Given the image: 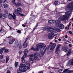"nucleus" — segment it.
<instances>
[{
  "mask_svg": "<svg viewBox=\"0 0 73 73\" xmlns=\"http://www.w3.org/2000/svg\"><path fill=\"white\" fill-rule=\"evenodd\" d=\"M31 49L35 51H38L40 49V54H39V56L40 57H42L45 54V51L46 50L47 47L45 46V44L44 43H40L36 45V48L32 47Z\"/></svg>",
  "mask_w": 73,
  "mask_h": 73,
  "instance_id": "obj_1",
  "label": "nucleus"
},
{
  "mask_svg": "<svg viewBox=\"0 0 73 73\" xmlns=\"http://www.w3.org/2000/svg\"><path fill=\"white\" fill-rule=\"evenodd\" d=\"M67 8H68V10L70 11L66 12L65 13L66 15H63L62 18H59V20H60L61 21H63V20L68 19V17H69L70 16V14L72 12V10L73 9V2L69 3L67 6Z\"/></svg>",
  "mask_w": 73,
  "mask_h": 73,
  "instance_id": "obj_2",
  "label": "nucleus"
},
{
  "mask_svg": "<svg viewBox=\"0 0 73 73\" xmlns=\"http://www.w3.org/2000/svg\"><path fill=\"white\" fill-rule=\"evenodd\" d=\"M56 46V44L55 43H53V42H51L50 43V45L48 47V49L47 51L48 52H51L53 51V50L54 49Z\"/></svg>",
  "mask_w": 73,
  "mask_h": 73,
  "instance_id": "obj_3",
  "label": "nucleus"
},
{
  "mask_svg": "<svg viewBox=\"0 0 73 73\" xmlns=\"http://www.w3.org/2000/svg\"><path fill=\"white\" fill-rule=\"evenodd\" d=\"M52 29L54 30V29L50 27H43V30L44 31H48L49 32H51V33H51L52 35L53 36H54L55 33H56V32L54 30L53 31L52 30Z\"/></svg>",
  "mask_w": 73,
  "mask_h": 73,
  "instance_id": "obj_4",
  "label": "nucleus"
},
{
  "mask_svg": "<svg viewBox=\"0 0 73 73\" xmlns=\"http://www.w3.org/2000/svg\"><path fill=\"white\" fill-rule=\"evenodd\" d=\"M12 14H9V15L8 16V17L10 19H12V17L14 20H16V15L15 14V13H13V16L12 15Z\"/></svg>",
  "mask_w": 73,
  "mask_h": 73,
  "instance_id": "obj_5",
  "label": "nucleus"
},
{
  "mask_svg": "<svg viewBox=\"0 0 73 73\" xmlns=\"http://www.w3.org/2000/svg\"><path fill=\"white\" fill-rule=\"evenodd\" d=\"M68 46L65 45L63 46H62V50H63V51H64L65 52H67L68 51Z\"/></svg>",
  "mask_w": 73,
  "mask_h": 73,
  "instance_id": "obj_6",
  "label": "nucleus"
},
{
  "mask_svg": "<svg viewBox=\"0 0 73 73\" xmlns=\"http://www.w3.org/2000/svg\"><path fill=\"white\" fill-rule=\"evenodd\" d=\"M60 46L59 45H58L56 46V50H55V53L56 54H58L59 53V52H60Z\"/></svg>",
  "mask_w": 73,
  "mask_h": 73,
  "instance_id": "obj_7",
  "label": "nucleus"
},
{
  "mask_svg": "<svg viewBox=\"0 0 73 73\" xmlns=\"http://www.w3.org/2000/svg\"><path fill=\"white\" fill-rule=\"evenodd\" d=\"M7 15L6 14H2L0 16V18H2V19H5V18H7Z\"/></svg>",
  "mask_w": 73,
  "mask_h": 73,
  "instance_id": "obj_8",
  "label": "nucleus"
},
{
  "mask_svg": "<svg viewBox=\"0 0 73 73\" xmlns=\"http://www.w3.org/2000/svg\"><path fill=\"white\" fill-rule=\"evenodd\" d=\"M38 54H39V53L37 52L34 54V58L35 60H36L38 58Z\"/></svg>",
  "mask_w": 73,
  "mask_h": 73,
  "instance_id": "obj_9",
  "label": "nucleus"
},
{
  "mask_svg": "<svg viewBox=\"0 0 73 73\" xmlns=\"http://www.w3.org/2000/svg\"><path fill=\"white\" fill-rule=\"evenodd\" d=\"M14 13H15L16 14H17L18 15H20V16H24V14H21L19 13H18V11H15Z\"/></svg>",
  "mask_w": 73,
  "mask_h": 73,
  "instance_id": "obj_10",
  "label": "nucleus"
},
{
  "mask_svg": "<svg viewBox=\"0 0 73 73\" xmlns=\"http://www.w3.org/2000/svg\"><path fill=\"white\" fill-rule=\"evenodd\" d=\"M26 67V65L24 64H20L19 66V68L21 69H22L23 68H25Z\"/></svg>",
  "mask_w": 73,
  "mask_h": 73,
  "instance_id": "obj_11",
  "label": "nucleus"
},
{
  "mask_svg": "<svg viewBox=\"0 0 73 73\" xmlns=\"http://www.w3.org/2000/svg\"><path fill=\"white\" fill-rule=\"evenodd\" d=\"M15 41V39H12L10 40L9 42V44H12Z\"/></svg>",
  "mask_w": 73,
  "mask_h": 73,
  "instance_id": "obj_12",
  "label": "nucleus"
},
{
  "mask_svg": "<svg viewBox=\"0 0 73 73\" xmlns=\"http://www.w3.org/2000/svg\"><path fill=\"white\" fill-rule=\"evenodd\" d=\"M24 52L25 53L24 55V57H27V54H28V50H27V49H25Z\"/></svg>",
  "mask_w": 73,
  "mask_h": 73,
  "instance_id": "obj_13",
  "label": "nucleus"
},
{
  "mask_svg": "<svg viewBox=\"0 0 73 73\" xmlns=\"http://www.w3.org/2000/svg\"><path fill=\"white\" fill-rule=\"evenodd\" d=\"M30 58H29V60L30 61H33L34 59H33V55H30Z\"/></svg>",
  "mask_w": 73,
  "mask_h": 73,
  "instance_id": "obj_14",
  "label": "nucleus"
},
{
  "mask_svg": "<svg viewBox=\"0 0 73 73\" xmlns=\"http://www.w3.org/2000/svg\"><path fill=\"white\" fill-rule=\"evenodd\" d=\"M71 54H72V50H71V49H69L68 50V53L67 54V56H70Z\"/></svg>",
  "mask_w": 73,
  "mask_h": 73,
  "instance_id": "obj_15",
  "label": "nucleus"
},
{
  "mask_svg": "<svg viewBox=\"0 0 73 73\" xmlns=\"http://www.w3.org/2000/svg\"><path fill=\"white\" fill-rule=\"evenodd\" d=\"M59 27L60 29H64L65 28V26L63 25V24H60L59 25Z\"/></svg>",
  "mask_w": 73,
  "mask_h": 73,
  "instance_id": "obj_16",
  "label": "nucleus"
},
{
  "mask_svg": "<svg viewBox=\"0 0 73 73\" xmlns=\"http://www.w3.org/2000/svg\"><path fill=\"white\" fill-rule=\"evenodd\" d=\"M53 36L52 33H50L48 34V37L49 39H52L53 38Z\"/></svg>",
  "mask_w": 73,
  "mask_h": 73,
  "instance_id": "obj_17",
  "label": "nucleus"
},
{
  "mask_svg": "<svg viewBox=\"0 0 73 73\" xmlns=\"http://www.w3.org/2000/svg\"><path fill=\"white\" fill-rule=\"evenodd\" d=\"M68 64L73 66V59L69 60Z\"/></svg>",
  "mask_w": 73,
  "mask_h": 73,
  "instance_id": "obj_18",
  "label": "nucleus"
},
{
  "mask_svg": "<svg viewBox=\"0 0 73 73\" xmlns=\"http://www.w3.org/2000/svg\"><path fill=\"white\" fill-rule=\"evenodd\" d=\"M27 57L24 56L22 57L21 59L22 62H23V63H24V62H25V60H24V58H26V57Z\"/></svg>",
  "mask_w": 73,
  "mask_h": 73,
  "instance_id": "obj_19",
  "label": "nucleus"
},
{
  "mask_svg": "<svg viewBox=\"0 0 73 73\" xmlns=\"http://www.w3.org/2000/svg\"><path fill=\"white\" fill-rule=\"evenodd\" d=\"M17 73H21L22 72L21 71V69L20 68L19 69H18L17 70Z\"/></svg>",
  "mask_w": 73,
  "mask_h": 73,
  "instance_id": "obj_20",
  "label": "nucleus"
},
{
  "mask_svg": "<svg viewBox=\"0 0 73 73\" xmlns=\"http://www.w3.org/2000/svg\"><path fill=\"white\" fill-rule=\"evenodd\" d=\"M28 45V43H26L25 42H24V44H23V46H24V48H27V46Z\"/></svg>",
  "mask_w": 73,
  "mask_h": 73,
  "instance_id": "obj_21",
  "label": "nucleus"
},
{
  "mask_svg": "<svg viewBox=\"0 0 73 73\" xmlns=\"http://www.w3.org/2000/svg\"><path fill=\"white\" fill-rule=\"evenodd\" d=\"M5 47H4L3 48L1 49L0 50V54H1L3 53V50L5 49Z\"/></svg>",
  "mask_w": 73,
  "mask_h": 73,
  "instance_id": "obj_22",
  "label": "nucleus"
},
{
  "mask_svg": "<svg viewBox=\"0 0 73 73\" xmlns=\"http://www.w3.org/2000/svg\"><path fill=\"white\" fill-rule=\"evenodd\" d=\"M21 5V3H16L15 5H16V7H20Z\"/></svg>",
  "mask_w": 73,
  "mask_h": 73,
  "instance_id": "obj_23",
  "label": "nucleus"
},
{
  "mask_svg": "<svg viewBox=\"0 0 73 73\" xmlns=\"http://www.w3.org/2000/svg\"><path fill=\"white\" fill-rule=\"evenodd\" d=\"M6 63H7L8 61H9V56H6Z\"/></svg>",
  "mask_w": 73,
  "mask_h": 73,
  "instance_id": "obj_24",
  "label": "nucleus"
},
{
  "mask_svg": "<svg viewBox=\"0 0 73 73\" xmlns=\"http://www.w3.org/2000/svg\"><path fill=\"white\" fill-rule=\"evenodd\" d=\"M21 70L22 72H26V71H27V69L25 68H24L22 69Z\"/></svg>",
  "mask_w": 73,
  "mask_h": 73,
  "instance_id": "obj_25",
  "label": "nucleus"
},
{
  "mask_svg": "<svg viewBox=\"0 0 73 73\" xmlns=\"http://www.w3.org/2000/svg\"><path fill=\"white\" fill-rule=\"evenodd\" d=\"M58 72L59 73H64V70H63L62 69H60L58 70Z\"/></svg>",
  "mask_w": 73,
  "mask_h": 73,
  "instance_id": "obj_26",
  "label": "nucleus"
},
{
  "mask_svg": "<svg viewBox=\"0 0 73 73\" xmlns=\"http://www.w3.org/2000/svg\"><path fill=\"white\" fill-rule=\"evenodd\" d=\"M69 69H65L63 72V73H68V70Z\"/></svg>",
  "mask_w": 73,
  "mask_h": 73,
  "instance_id": "obj_27",
  "label": "nucleus"
},
{
  "mask_svg": "<svg viewBox=\"0 0 73 73\" xmlns=\"http://www.w3.org/2000/svg\"><path fill=\"white\" fill-rule=\"evenodd\" d=\"M5 53H8L9 52V50L8 49H6L5 50Z\"/></svg>",
  "mask_w": 73,
  "mask_h": 73,
  "instance_id": "obj_28",
  "label": "nucleus"
},
{
  "mask_svg": "<svg viewBox=\"0 0 73 73\" xmlns=\"http://www.w3.org/2000/svg\"><path fill=\"white\" fill-rule=\"evenodd\" d=\"M17 10L18 12H21L22 10H21V8L19 7L18 8Z\"/></svg>",
  "mask_w": 73,
  "mask_h": 73,
  "instance_id": "obj_29",
  "label": "nucleus"
},
{
  "mask_svg": "<svg viewBox=\"0 0 73 73\" xmlns=\"http://www.w3.org/2000/svg\"><path fill=\"white\" fill-rule=\"evenodd\" d=\"M5 8H7L8 7V5L7 4H5L4 5Z\"/></svg>",
  "mask_w": 73,
  "mask_h": 73,
  "instance_id": "obj_30",
  "label": "nucleus"
},
{
  "mask_svg": "<svg viewBox=\"0 0 73 73\" xmlns=\"http://www.w3.org/2000/svg\"><path fill=\"white\" fill-rule=\"evenodd\" d=\"M26 64L27 65L30 66V62L28 61H27L26 62Z\"/></svg>",
  "mask_w": 73,
  "mask_h": 73,
  "instance_id": "obj_31",
  "label": "nucleus"
},
{
  "mask_svg": "<svg viewBox=\"0 0 73 73\" xmlns=\"http://www.w3.org/2000/svg\"><path fill=\"white\" fill-rule=\"evenodd\" d=\"M18 66V62H15V67H17Z\"/></svg>",
  "mask_w": 73,
  "mask_h": 73,
  "instance_id": "obj_32",
  "label": "nucleus"
},
{
  "mask_svg": "<svg viewBox=\"0 0 73 73\" xmlns=\"http://www.w3.org/2000/svg\"><path fill=\"white\" fill-rule=\"evenodd\" d=\"M38 23H37L36 27L33 29V31H35V29H36V28H37V27L38 26Z\"/></svg>",
  "mask_w": 73,
  "mask_h": 73,
  "instance_id": "obj_33",
  "label": "nucleus"
},
{
  "mask_svg": "<svg viewBox=\"0 0 73 73\" xmlns=\"http://www.w3.org/2000/svg\"><path fill=\"white\" fill-rule=\"evenodd\" d=\"M56 31H57V32H60L61 31V30H60V29L57 28L56 29Z\"/></svg>",
  "mask_w": 73,
  "mask_h": 73,
  "instance_id": "obj_34",
  "label": "nucleus"
},
{
  "mask_svg": "<svg viewBox=\"0 0 73 73\" xmlns=\"http://www.w3.org/2000/svg\"><path fill=\"white\" fill-rule=\"evenodd\" d=\"M48 22L50 23H53V20H50L48 21Z\"/></svg>",
  "mask_w": 73,
  "mask_h": 73,
  "instance_id": "obj_35",
  "label": "nucleus"
},
{
  "mask_svg": "<svg viewBox=\"0 0 73 73\" xmlns=\"http://www.w3.org/2000/svg\"><path fill=\"white\" fill-rule=\"evenodd\" d=\"M58 4V1H56L54 2V4L55 5H57Z\"/></svg>",
  "mask_w": 73,
  "mask_h": 73,
  "instance_id": "obj_36",
  "label": "nucleus"
},
{
  "mask_svg": "<svg viewBox=\"0 0 73 73\" xmlns=\"http://www.w3.org/2000/svg\"><path fill=\"white\" fill-rule=\"evenodd\" d=\"M68 73H71L73 72V70H68Z\"/></svg>",
  "mask_w": 73,
  "mask_h": 73,
  "instance_id": "obj_37",
  "label": "nucleus"
},
{
  "mask_svg": "<svg viewBox=\"0 0 73 73\" xmlns=\"http://www.w3.org/2000/svg\"><path fill=\"white\" fill-rule=\"evenodd\" d=\"M12 3L14 4H15L16 5V2H15V0H13L12 1Z\"/></svg>",
  "mask_w": 73,
  "mask_h": 73,
  "instance_id": "obj_38",
  "label": "nucleus"
},
{
  "mask_svg": "<svg viewBox=\"0 0 73 73\" xmlns=\"http://www.w3.org/2000/svg\"><path fill=\"white\" fill-rule=\"evenodd\" d=\"M5 12L6 14H8V11L7 10H5Z\"/></svg>",
  "mask_w": 73,
  "mask_h": 73,
  "instance_id": "obj_39",
  "label": "nucleus"
},
{
  "mask_svg": "<svg viewBox=\"0 0 73 73\" xmlns=\"http://www.w3.org/2000/svg\"><path fill=\"white\" fill-rule=\"evenodd\" d=\"M2 62H3V63H4V62H5V59H3Z\"/></svg>",
  "mask_w": 73,
  "mask_h": 73,
  "instance_id": "obj_40",
  "label": "nucleus"
},
{
  "mask_svg": "<svg viewBox=\"0 0 73 73\" xmlns=\"http://www.w3.org/2000/svg\"><path fill=\"white\" fill-rule=\"evenodd\" d=\"M2 3H5L6 2V0H2Z\"/></svg>",
  "mask_w": 73,
  "mask_h": 73,
  "instance_id": "obj_41",
  "label": "nucleus"
},
{
  "mask_svg": "<svg viewBox=\"0 0 73 73\" xmlns=\"http://www.w3.org/2000/svg\"><path fill=\"white\" fill-rule=\"evenodd\" d=\"M17 32H18V33H21V31H20V30H18L17 31Z\"/></svg>",
  "mask_w": 73,
  "mask_h": 73,
  "instance_id": "obj_42",
  "label": "nucleus"
},
{
  "mask_svg": "<svg viewBox=\"0 0 73 73\" xmlns=\"http://www.w3.org/2000/svg\"><path fill=\"white\" fill-rule=\"evenodd\" d=\"M68 33H70V34H71V35H72V34H73L72 32H71V31H68Z\"/></svg>",
  "mask_w": 73,
  "mask_h": 73,
  "instance_id": "obj_43",
  "label": "nucleus"
},
{
  "mask_svg": "<svg viewBox=\"0 0 73 73\" xmlns=\"http://www.w3.org/2000/svg\"><path fill=\"white\" fill-rule=\"evenodd\" d=\"M0 31L2 32H4V30H3V29H2L1 30H0Z\"/></svg>",
  "mask_w": 73,
  "mask_h": 73,
  "instance_id": "obj_44",
  "label": "nucleus"
},
{
  "mask_svg": "<svg viewBox=\"0 0 73 73\" xmlns=\"http://www.w3.org/2000/svg\"><path fill=\"white\" fill-rule=\"evenodd\" d=\"M56 21L52 20V23H56Z\"/></svg>",
  "mask_w": 73,
  "mask_h": 73,
  "instance_id": "obj_45",
  "label": "nucleus"
},
{
  "mask_svg": "<svg viewBox=\"0 0 73 73\" xmlns=\"http://www.w3.org/2000/svg\"><path fill=\"white\" fill-rule=\"evenodd\" d=\"M56 21H57V23H60V22H61V21H60V20H56Z\"/></svg>",
  "mask_w": 73,
  "mask_h": 73,
  "instance_id": "obj_46",
  "label": "nucleus"
},
{
  "mask_svg": "<svg viewBox=\"0 0 73 73\" xmlns=\"http://www.w3.org/2000/svg\"><path fill=\"white\" fill-rule=\"evenodd\" d=\"M22 51H20L19 52V54H21L22 53Z\"/></svg>",
  "mask_w": 73,
  "mask_h": 73,
  "instance_id": "obj_47",
  "label": "nucleus"
},
{
  "mask_svg": "<svg viewBox=\"0 0 73 73\" xmlns=\"http://www.w3.org/2000/svg\"><path fill=\"white\" fill-rule=\"evenodd\" d=\"M72 23V22H70L69 23V25L68 26V27H69V26H70V25H71V23Z\"/></svg>",
  "mask_w": 73,
  "mask_h": 73,
  "instance_id": "obj_48",
  "label": "nucleus"
},
{
  "mask_svg": "<svg viewBox=\"0 0 73 73\" xmlns=\"http://www.w3.org/2000/svg\"><path fill=\"white\" fill-rule=\"evenodd\" d=\"M28 38H26L25 40V43H26V42H27V40H28Z\"/></svg>",
  "mask_w": 73,
  "mask_h": 73,
  "instance_id": "obj_49",
  "label": "nucleus"
},
{
  "mask_svg": "<svg viewBox=\"0 0 73 73\" xmlns=\"http://www.w3.org/2000/svg\"><path fill=\"white\" fill-rule=\"evenodd\" d=\"M28 38H26L25 40V43H26V42H27V40H28Z\"/></svg>",
  "mask_w": 73,
  "mask_h": 73,
  "instance_id": "obj_50",
  "label": "nucleus"
},
{
  "mask_svg": "<svg viewBox=\"0 0 73 73\" xmlns=\"http://www.w3.org/2000/svg\"><path fill=\"white\" fill-rule=\"evenodd\" d=\"M27 68L28 69H30V66H28L27 67Z\"/></svg>",
  "mask_w": 73,
  "mask_h": 73,
  "instance_id": "obj_51",
  "label": "nucleus"
},
{
  "mask_svg": "<svg viewBox=\"0 0 73 73\" xmlns=\"http://www.w3.org/2000/svg\"><path fill=\"white\" fill-rule=\"evenodd\" d=\"M7 73H11V72L9 70H8L7 72Z\"/></svg>",
  "mask_w": 73,
  "mask_h": 73,
  "instance_id": "obj_52",
  "label": "nucleus"
},
{
  "mask_svg": "<svg viewBox=\"0 0 73 73\" xmlns=\"http://www.w3.org/2000/svg\"><path fill=\"white\" fill-rule=\"evenodd\" d=\"M65 38H68V36H67V35H66Z\"/></svg>",
  "mask_w": 73,
  "mask_h": 73,
  "instance_id": "obj_53",
  "label": "nucleus"
},
{
  "mask_svg": "<svg viewBox=\"0 0 73 73\" xmlns=\"http://www.w3.org/2000/svg\"><path fill=\"white\" fill-rule=\"evenodd\" d=\"M22 47L21 46H20L19 47V48L20 49H21Z\"/></svg>",
  "mask_w": 73,
  "mask_h": 73,
  "instance_id": "obj_54",
  "label": "nucleus"
},
{
  "mask_svg": "<svg viewBox=\"0 0 73 73\" xmlns=\"http://www.w3.org/2000/svg\"><path fill=\"white\" fill-rule=\"evenodd\" d=\"M0 62H3L2 60H0Z\"/></svg>",
  "mask_w": 73,
  "mask_h": 73,
  "instance_id": "obj_55",
  "label": "nucleus"
},
{
  "mask_svg": "<svg viewBox=\"0 0 73 73\" xmlns=\"http://www.w3.org/2000/svg\"><path fill=\"white\" fill-rule=\"evenodd\" d=\"M2 7V5L1 4H0V8H1Z\"/></svg>",
  "mask_w": 73,
  "mask_h": 73,
  "instance_id": "obj_56",
  "label": "nucleus"
},
{
  "mask_svg": "<svg viewBox=\"0 0 73 73\" xmlns=\"http://www.w3.org/2000/svg\"><path fill=\"white\" fill-rule=\"evenodd\" d=\"M22 26L23 27H25V26L24 25H22Z\"/></svg>",
  "mask_w": 73,
  "mask_h": 73,
  "instance_id": "obj_57",
  "label": "nucleus"
},
{
  "mask_svg": "<svg viewBox=\"0 0 73 73\" xmlns=\"http://www.w3.org/2000/svg\"><path fill=\"white\" fill-rule=\"evenodd\" d=\"M69 46L70 47H72V45L70 44L69 45Z\"/></svg>",
  "mask_w": 73,
  "mask_h": 73,
  "instance_id": "obj_58",
  "label": "nucleus"
},
{
  "mask_svg": "<svg viewBox=\"0 0 73 73\" xmlns=\"http://www.w3.org/2000/svg\"><path fill=\"white\" fill-rule=\"evenodd\" d=\"M58 41H61V39L60 38H59L58 39Z\"/></svg>",
  "mask_w": 73,
  "mask_h": 73,
  "instance_id": "obj_59",
  "label": "nucleus"
},
{
  "mask_svg": "<svg viewBox=\"0 0 73 73\" xmlns=\"http://www.w3.org/2000/svg\"><path fill=\"white\" fill-rule=\"evenodd\" d=\"M3 56H1V59H2V58H3Z\"/></svg>",
  "mask_w": 73,
  "mask_h": 73,
  "instance_id": "obj_60",
  "label": "nucleus"
},
{
  "mask_svg": "<svg viewBox=\"0 0 73 73\" xmlns=\"http://www.w3.org/2000/svg\"><path fill=\"white\" fill-rule=\"evenodd\" d=\"M38 73H43V72H42V71H40V72H38Z\"/></svg>",
  "mask_w": 73,
  "mask_h": 73,
  "instance_id": "obj_61",
  "label": "nucleus"
},
{
  "mask_svg": "<svg viewBox=\"0 0 73 73\" xmlns=\"http://www.w3.org/2000/svg\"><path fill=\"white\" fill-rule=\"evenodd\" d=\"M71 21H73V18H72V19H71Z\"/></svg>",
  "mask_w": 73,
  "mask_h": 73,
  "instance_id": "obj_62",
  "label": "nucleus"
},
{
  "mask_svg": "<svg viewBox=\"0 0 73 73\" xmlns=\"http://www.w3.org/2000/svg\"><path fill=\"white\" fill-rule=\"evenodd\" d=\"M67 28H68V27H66L65 28V29H67Z\"/></svg>",
  "mask_w": 73,
  "mask_h": 73,
  "instance_id": "obj_63",
  "label": "nucleus"
},
{
  "mask_svg": "<svg viewBox=\"0 0 73 73\" xmlns=\"http://www.w3.org/2000/svg\"><path fill=\"white\" fill-rule=\"evenodd\" d=\"M65 44H68V43L66 42H64Z\"/></svg>",
  "mask_w": 73,
  "mask_h": 73,
  "instance_id": "obj_64",
  "label": "nucleus"
}]
</instances>
